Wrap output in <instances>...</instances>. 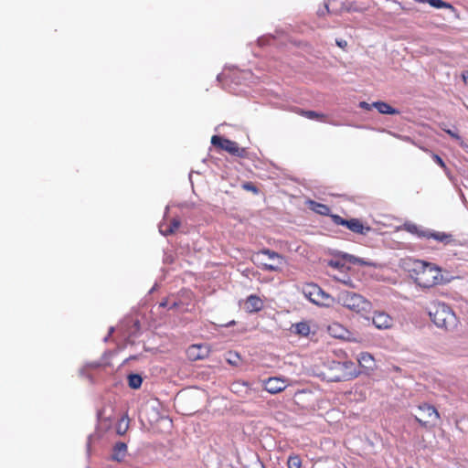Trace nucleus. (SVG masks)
<instances>
[{
    "label": "nucleus",
    "instance_id": "f257e3e1",
    "mask_svg": "<svg viewBox=\"0 0 468 468\" xmlns=\"http://www.w3.org/2000/svg\"><path fill=\"white\" fill-rule=\"evenodd\" d=\"M408 272L412 281L423 289H431L444 282L442 270L437 264L418 259H410Z\"/></svg>",
    "mask_w": 468,
    "mask_h": 468
},
{
    "label": "nucleus",
    "instance_id": "f03ea898",
    "mask_svg": "<svg viewBox=\"0 0 468 468\" xmlns=\"http://www.w3.org/2000/svg\"><path fill=\"white\" fill-rule=\"evenodd\" d=\"M359 375L357 367L351 360L332 361L329 363L325 378L331 382L347 381L356 378Z\"/></svg>",
    "mask_w": 468,
    "mask_h": 468
},
{
    "label": "nucleus",
    "instance_id": "7ed1b4c3",
    "mask_svg": "<svg viewBox=\"0 0 468 468\" xmlns=\"http://www.w3.org/2000/svg\"><path fill=\"white\" fill-rule=\"evenodd\" d=\"M337 303L361 316L367 317L373 309L372 303L361 294L343 291L337 295Z\"/></svg>",
    "mask_w": 468,
    "mask_h": 468
},
{
    "label": "nucleus",
    "instance_id": "20e7f679",
    "mask_svg": "<svg viewBox=\"0 0 468 468\" xmlns=\"http://www.w3.org/2000/svg\"><path fill=\"white\" fill-rule=\"evenodd\" d=\"M432 322L447 331L454 329L458 324L457 317L452 308L444 303H433L430 311Z\"/></svg>",
    "mask_w": 468,
    "mask_h": 468
},
{
    "label": "nucleus",
    "instance_id": "39448f33",
    "mask_svg": "<svg viewBox=\"0 0 468 468\" xmlns=\"http://www.w3.org/2000/svg\"><path fill=\"white\" fill-rule=\"evenodd\" d=\"M301 291L306 299L316 305L330 306L334 303V298L314 282L303 284Z\"/></svg>",
    "mask_w": 468,
    "mask_h": 468
},
{
    "label": "nucleus",
    "instance_id": "423d86ee",
    "mask_svg": "<svg viewBox=\"0 0 468 468\" xmlns=\"http://www.w3.org/2000/svg\"><path fill=\"white\" fill-rule=\"evenodd\" d=\"M418 412L419 414L415 415V420L425 429L434 428L441 418L436 408L428 403L419 405Z\"/></svg>",
    "mask_w": 468,
    "mask_h": 468
},
{
    "label": "nucleus",
    "instance_id": "0eeeda50",
    "mask_svg": "<svg viewBox=\"0 0 468 468\" xmlns=\"http://www.w3.org/2000/svg\"><path fill=\"white\" fill-rule=\"evenodd\" d=\"M211 144L218 150L226 151L229 154L238 157H242L246 154V150L239 147L238 143L218 135L212 136Z\"/></svg>",
    "mask_w": 468,
    "mask_h": 468
},
{
    "label": "nucleus",
    "instance_id": "6e6552de",
    "mask_svg": "<svg viewBox=\"0 0 468 468\" xmlns=\"http://www.w3.org/2000/svg\"><path fill=\"white\" fill-rule=\"evenodd\" d=\"M331 218L335 225L345 226L356 234L367 235L371 230L370 227L364 226L358 218L345 219L335 214L331 215Z\"/></svg>",
    "mask_w": 468,
    "mask_h": 468
},
{
    "label": "nucleus",
    "instance_id": "1a4fd4ad",
    "mask_svg": "<svg viewBox=\"0 0 468 468\" xmlns=\"http://www.w3.org/2000/svg\"><path fill=\"white\" fill-rule=\"evenodd\" d=\"M419 237H423L428 239H433L434 240L441 243L444 246L453 245L458 246L460 242L453 237L451 233H446L442 231H434V230H427L421 231L418 233Z\"/></svg>",
    "mask_w": 468,
    "mask_h": 468
},
{
    "label": "nucleus",
    "instance_id": "9d476101",
    "mask_svg": "<svg viewBox=\"0 0 468 468\" xmlns=\"http://www.w3.org/2000/svg\"><path fill=\"white\" fill-rule=\"evenodd\" d=\"M288 379L280 377H271L262 381L263 389L270 394H277L288 387Z\"/></svg>",
    "mask_w": 468,
    "mask_h": 468
},
{
    "label": "nucleus",
    "instance_id": "9b49d317",
    "mask_svg": "<svg viewBox=\"0 0 468 468\" xmlns=\"http://www.w3.org/2000/svg\"><path fill=\"white\" fill-rule=\"evenodd\" d=\"M261 254L267 255L270 260L275 261L276 262H261V268L263 271H281L282 265L283 263V258L279 253L270 250H263L261 251Z\"/></svg>",
    "mask_w": 468,
    "mask_h": 468
},
{
    "label": "nucleus",
    "instance_id": "f8f14e48",
    "mask_svg": "<svg viewBox=\"0 0 468 468\" xmlns=\"http://www.w3.org/2000/svg\"><path fill=\"white\" fill-rule=\"evenodd\" d=\"M372 323L378 329H389L393 325V318L385 312L378 311L373 314Z\"/></svg>",
    "mask_w": 468,
    "mask_h": 468
},
{
    "label": "nucleus",
    "instance_id": "ddd939ff",
    "mask_svg": "<svg viewBox=\"0 0 468 468\" xmlns=\"http://www.w3.org/2000/svg\"><path fill=\"white\" fill-rule=\"evenodd\" d=\"M180 220L178 218H165L159 224V231L164 236L174 234L180 227Z\"/></svg>",
    "mask_w": 468,
    "mask_h": 468
},
{
    "label": "nucleus",
    "instance_id": "4468645a",
    "mask_svg": "<svg viewBox=\"0 0 468 468\" xmlns=\"http://www.w3.org/2000/svg\"><path fill=\"white\" fill-rule=\"evenodd\" d=\"M328 334L335 338L348 339L350 332L346 327L338 322H333L327 326Z\"/></svg>",
    "mask_w": 468,
    "mask_h": 468
},
{
    "label": "nucleus",
    "instance_id": "2eb2a0df",
    "mask_svg": "<svg viewBox=\"0 0 468 468\" xmlns=\"http://www.w3.org/2000/svg\"><path fill=\"white\" fill-rule=\"evenodd\" d=\"M263 306V301L254 294L248 296L244 303L245 311L250 314L260 312Z\"/></svg>",
    "mask_w": 468,
    "mask_h": 468
},
{
    "label": "nucleus",
    "instance_id": "dca6fc26",
    "mask_svg": "<svg viewBox=\"0 0 468 468\" xmlns=\"http://www.w3.org/2000/svg\"><path fill=\"white\" fill-rule=\"evenodd\" d=\"M127 454V445L124 442L119 441L115 443L112 448V460L116 462H122L124 460Z\"/></svg>",
    "mask_w": 468,
    "mask_h": 468
},
{
    "label": "nucleus",
    "instance_id": "f3484780",
    "mask_svg": "<svg viewBox=\"0 0 468 468\" xmlns=\"http://www.w3.org/2000/svg\"><path fill=\"white\" fill-rule=\"evenodd\" d=\"M357 360L359 366L367 371H373L376 367L375 359L369 353H361Z\"/></svg>",
    "mask_w": 468,
    "mask_h": 468
},
{
    "label": "nucleus",
    "instance_id": "a211bd4d",
    "mask_svg": "<svg viewBox=\"0 0 468 468\" xmlns=\"http://www.w3.org/2000/svg\"><path fill=\"white\" fill-rule=\"evenodd\" d=\"M186 356H187L188 359L191 361L203 359V357H204L203 346L201 344L190 346L186 350Z\"/></svg>",
    "mask_w": 468,
    "mask_h": 468
},
{
    "label": "nucleus",
    "instance_id": "6ab92c4d",
    "mask_svg": "<svg viewBox=\"0 0 468 468\" xmlns=\"http://www.w3.org/2000/svg\"><path fill=\"white\" fill-rule=\"evenodd\" d=\"M374 108H376L379 113L382 114H399V111L391 107L389 104L384 101H375L373 102Z\"/></svg>",
    "mask_w": 468,
    "mask_h": 468
},
{
    "label": "nucleus",
    "instance_id": "aec40b11",
    "mask_svg": "<svg viewBox=\"0 0 468 468\" xmlns=\"http://www.w3.org/2000/svg\"><path fill=\"white\" fill-rule=\"evenodd\" d=\"M292 332L301 336H307L311 332L310 325L307 322H300L292 326Z\"/></svg>",
    "mask_w": 468,
    "mask_h": 468
},
{
    "label": "nucleus",
    "instance_id": "412c9836",
    "mask_svg": "<svg viewBox=\"0 0 468 468\" xmlns=\"http://www.w3.org/2000/svg\"><path fill=\"white\" fill-rule=\"evenodd\" d=\"M310 208L317 214L331 217L330 207L327 205L316 201H310Z\"/></svg>",
    "mask_w": 468,
    "mask_h": 468
},
{
    "label": "nucleus",
    "instance_id": "4be33fe9",
    "mask_svg": "<svg viewBox=\"0 0 468 468\" xmlns=\"http://www.w3.org/2000/svg\"><path fill=\"white\" fill-rule=\"evenodd\" d=\"M300 114L304 116V117H306V118H308V119L318 120V121H321V122H324L325 119H326V115H324V113L316 112L314 111H303V110H301Z\"/></svg>",
    "mask_w": 468,
    "mask_h": 468
},
{
    "label": "nucleus",
    "instance_id": "5701e85b",
    "mask_svg": "<svg viewBox=\"0 0 468 468\" xmlns=\"http://www.w3.org/2000/svg\"><path fill=\"white\" fill-rule=\"evenodd\" d=\"M143 378L138 374H130L128 376V385L131 388L137 389L142 386Z\"/></svg>",
    "mask_w": 468,
    "mask_h": 468
},
{
    "label": "nucleus",
    "instance_id": "b1692460",
    "mask_svg": "<svg viewBox=\"0 0 468 468\" xmlns=\"http://www.w3.org/2000/svg\"><path fill=\"white\" fill-rule=\"evenodd\" d=\"M429 4L434 8H446L450 10H454V7L452 4L444 2L442 0H430Z\"/></svg>",
    "mask_w": 468,
    "mask_h": 468
},
{
    "label": "nucleus",
    "instance_id": "393cba45",
    "mask_svg": "<svg viewBox=\"0 0 468 468\" xmlns=\"http://www.w3.org/2000/svg\"><path fill=\"white\" fill-rule=\"evenodd\" d=\"M288 468H301L302 460L299 455H290L287 461Z\"/></svg>",
    "mask_w": 468,
    "mask_h": 468
},
{
    "label": "nucleus",
    "instance_id": "a878e982",
    "mask_svg": "<svg viewBox=\"0 0 468 468\" xmlns=\"http://www.w3.org/2000/svg\"><path fill=\"white\" fill-rule=\"evenodd\" d=\"M242 188L247 190V191H250L254 194H258L259 193V189L258 187L251 182H245L242 184Z\"/></svg>",
    "mask_w": 468,
    "mask_h": 468
},
{
    "label": "nucleus",
    "instance_id": "bb28decb",
    "mask_svg": "<svg viewBox=\"0 0 468 468\" xmlns=\"http://www.w3.org/2000/svg\"><path fill=\"white\" fill-rule=\"evenodd\" d=\"M229 357L227 359L228 362L232 365V366H239V361H240V357L238 354H232V353H229Z\"/></svg>",
    "mask_w": 468,
    "mask_h": 468
},
{
    "label": "nucleus",
    "instance_id": "cd10ccee",
    "mask_svg": "<svg viewBox=\"0 0 468 468\" xmlns=\"http://www.w3.org/2000/svg\"><path fill=\"white\" fill-rule=\"evenodd\" d=\"M337 281H339L340 282L344 283L345 285L350 287V288H356V284L353 282V281L350 279V278H337V277H335Z\"/></svg>",
    "mask_w": 468,
    "mask_h": 468
},
{
    "label": "nucleus",
    "instance_id": "c85d7f7f",
    "mask_svg": "<svg viewBox=\"0 0 468 468\" xmlns=\"http://www.w3.org/2000/svg\"><path fill=\"white\" fill-rule=\"evenodd\" d=\"M432 159L435 161L436 164H438L441 167L446 168V165L444 161L436 154H432Z\"/></svg>",
    "mask_w": 468,
    "mask_h": 468
},
{
    "label": "nucleus",
    "instance_id": "c756f323",
    "mask_svg": "<svg viewBox=\"0 0 468 468\" xmlns=\"http://www.w3.org/2000/svg\"><path fill=\"white\" fill-rule=\"evenodd\" d=\"M443 131L447 133L452 138L461 141V144H463L461 137L456 133L450 129H443Z\"/></svg>",
    "mask_w": 468,
    "mask_h": 468
},
{
    "label": "nucleus",
    "instance_id": "7c9ffc66",
    "mask_svg": "<svg viewBox=\"0 0 468 468\" xmlns=\"http://www.w3.org/2000/svg\"><path fill=\"white\" fill-rule=\"evenodd\" d=\"M359 107L361 109H364V110H367V111H370L374 107V105H373V103L369 104V103H367L366 101H361V102H359Z\"/></svg>",
    "mask_w": 468,
    "mask_h": 468
},
{
    "label": "nucleus",
    "instance_id": "2f4dec72",
    "mask_svg": "<svg viewBox=\"0 0 468 468\" xmlns=\"http://www.w3.org/2000/svg\"><path fill=\"white\" fill-rule=\"evenodd\" d=\"M462 79L465 85H468V70H464L462 73Z\"/></svg>",
    "mask_w": 468,
    "mask_h": 468
},
{
    "label": "nucleus",
    "instance_id": "473e14b6",
    "mask_svg": "<svg viewBox=\"0 0 468 468\" xmlns=\"http://www.w3.org/2000/svg\"><path fill=\"white\" fill-rule=\"evenodd\" d=\"M409 230H410L411 233H415V234H417V235H418V233H420V232L423 231L422 229H421V230H420V229H418V227H417V226H415V225H413V226L410 227V228H409Z\"/></svg>",
    "mask_w": 468,
    "mask_h": 468
},
{
    "label": "nucleus",
    "instance_id": "72a5a7b5",
    "mask_svg": "<svg viewBox=\"0 0 468 468\" xmlns=\"http://www.w3.org/2000/svg\"><path fill=\"white\" fill-rule=\"evenodd\" d=\"M235 324H236V322L234 320H231L227 323L218 324V325L219 326H231V325H234Z\"/></svg>",
    "mask_w": 468,
    "mask_h": 468
},
{
    "label": "nucleus",
    "instance_id": "f704fd0d",
    "mask_svg": "<svg viewBox=\"0 0 468 468\" xmlns=\"http://www.w3.org/2000/svg\"><path fill=\"white\" fill-rule=\"evenodd\" d=\"M336 44L341 47V48H344L346 46V42L344 41V40H340V41H336Z\"/></svg>",
    "mask_w": 468,
    "mask_h": 468
},
{
    "label": "nucleus",
    "instance_id": "c9c22d12",
    "mask_svg": "<svg viewBox=\"0 0 468 468\" xmlns=\"http://www.w3.org/2000/svg\"><path fill=\"white\" fill-rule=\"evenodd\" d=\"M330 266L332 267H335V268H338L340 266L339 262L337 261H330Z\"/></svg>",
    "mask_w": 468,
    "mask_h": 468
},
{
    "label": "nucleus",
    "instance_id": "e433bc0d",
    "mask_svg": "<svg viewBox=\"0 0 468 468\" xmlns=\"http://www.w3.org/2000/svg\"><path fill=\"white\" fill-rule=\"evenodd\" d=\"M418 3H429L430 0H415Z\"/></svg>",
    "mask_w": 468,
    "mask_h": 468
},
{
    "label": "nucleus",
    "instance_id": "4c0bfd02",
    "mask_svg": "<svg viewBox=\"0 0 468 468\" xmlns=\"http://www.w3.org/2000/svg\"><path fill=\"white\" fill-rule=\"evenodd\" d=\"M160 306H162V307L166 306V303H160Z\"/></svg>",
    "mask_w": 468,
    "mask_h": 468
}]
</instances>
